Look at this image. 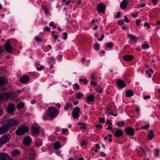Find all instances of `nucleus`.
Here are the masks:
<instances>
[{
  "instance_id": "obj_1",
  "label": "nucleus",
  "mask_w": 160,
  "mask_h": 160,
  "mask_svg": "<svg viewBox=\"0 0 160 160\" xmlns=\"http://www.w3.org/2000/svg\"><path fill=\"white\" fill-rule=\"evenodd\" d=\"M58 114L57 109L54 107H51L48 108L46 113L44 116V120H50Z\"/></svg>"
},
{
  "instance_id": "obj_2",
  "label": "nucleus",
  "mask_w": 160,
  "mask_h": 160,
  "mask_svg": "<svg viewBox=\"0 0 160 160\" xmlns=\"http://www.w3.org/2000/svg\"><path fill=\"white\" fill-rule=\"evenodd\" d=\"M5 123L7 126L8 127V128L13 126L18 125L20 124L18 120L12 118L7 119Z\"/></svg>"
},
{
  "instance_id": "obj_3",
  "label": "nucleus",
  "mask_w": 160,
  "mask_h": 160,
  "mask_svg": "<svg viewBox=\"0 0 160 160\" xmlns=\"http://www.w3.org/2000/svg\"><path fill=\"white\" fill-rule=\"evenodd\" d=\"M29 130V128L26 126H21L19 127L16 131V133L17 135H22L24 133Z\"/></svg>"
},
{
  "instance_id": "obj_4",
  "label": "nucleus",
  "mask_w": 160,
  "mask_h": 160,
  "mask_svg": "<svg viewBox=\"0 0 160 160\" xmlns=\"http://www.w3.org/2000/svg\"><path fill=\"white\" fill-rule=\"evenodd\" d=\"M11 138L9 134H6L2 136L0 139V146L8 142Z\"/></svg>"
},
{
  "instance_id": "obj_5",
  "label": "nucleus",
  "mask_w": 160,
  "mask_h": 160,
  "mask_svg": "<svg viewBox=\"0 0 160 160\" xmlns=\"http://www.w3.org/2000/svg\"><path fill=\"white\" fill-rule=\"evenodd\" d=\"M0 160H13L8 154L5 152H0Z\"/></svg>"
},
{
  "instance_id": "obj_6",
  "label": "nucleus",
  "mask_w": 160,
  "mask_h": 160,
  "mask_svg": "<svg viewBox=\"0 0 160 160\" xmlns=\"http://www.w3.org/2000/svg\"><path fill=\"white\" fill-rule=\"evenodd\" d=\"M80 108L78 107L74 108L72 113V116L74 118L78 119Z\"/></svg>"
},
{
  "instance_id": "obj_7",
  "label": "nucleus",
  "mask_w": 160,
  "mask_h": 160,
  "mask_svg": "<svg viewBox=\"0 0 160 160\" xmlns=\"http://www.w3.org/2000/svg\"><path fill=\"white\" fill-rule=\"evenodd\" d=\"M128 37L130 39V41H129V43L130 44H132L133 43L136 42L138 38H137L135 36L129 33H128Z\"/></svg>"
},
{
  "instance_id": "obj_8",
  "label": "nucleus",
  "mask_w": 160,
  "mask_h": 160,
  "mask_svg": "<svg viewBox=\"0 0 160 160\" xmlns=\"http://www.w3.org/2000/svg\"><path fill=\"white\" fill-rule=\"evenodd\" d=\"M105 5L102 3H100L97 5V10L99 12H101L102 13L105 12L104 9L105 8Z\"/></svg>"
},
{
  "instance_id": "obj_9",
  "label": "nucleus",
  "mask_w": 160,
  "mask_h": 160,
  "mask_svg": "<svg viewBox=\"0 0 160 160\" xmlns=\"http://www.w3.org/2000/svg\"><path fill=\"white\" fill-rule=\"evenodd\" d=\"M8 127L5 124V125L0 127V135L6 132L8 130Z\"/></svg>"
},
{
  "instance_id": "obj_10",
  "label": "nucleus",
  "mask_w": 160,
  "mask_h": 160,
  "mask_svg": "<svg viewBox=\"0 0 160 160\" xmlns=\"http://www.w3.org/2000/svg\"><path fill=\"white\" fill-rule=\"evenodd\" d=\"M0 95L3 97V99L4 98L7 100H8V98L12 97L13 95L12 93L11 92L5 93Z\"/></svg>"
},
{
  "instance_id": "obj_11",
  "label": "nucleus",
  "mask_w": 160,
  "mask_h": 160,
  "mask_svg": "<svg viewBox=\"0 0 160 160\" xmlns=\"http://www.w3.org/2000/svg\"><path fill=\"white\" fill-rule=\"evenodd\" d=\"M125 131L127 134L133 136L134 134V130L132 127H129L125 129Z\"/></svg>"
},
{
  "instance_id": "obj_12",
  "label": "nucleus",
  "mask_w": 160,
  "mask_h": 160,
  "mask_svg": "<svg viewBox=\"0 0 160 160\" xmlns=\"http://www.w3.org/2000/svg\"><path fill=\"white\" fill-rule=\"evenodd\" d=\"M129 0H123L120 4V7L122 9L126 8L128 4Z\"/></svg>"
},
{
  "instance_id": "obj_13",
  "label": "nucleus",
  "mask_w": 160,
  "mask_h": 160,
  "mask_svg": "<svg viewBox=\"0 0 160 160\" xmlns=\"http://www.w3.org/2000/svg\"><path fill=\"white\" fill-rule=\"evenodd\" d=\"M31 129L33 135H37L39 133L40 130L38 128L32 126Z\"/></svg>"
},
{
  "instance_id": "obj_14",
  "label": "nucleus",
  "mask_w": 160,
  "mask_h": 160,
  "mask_svg": "<svg viewBox=\"0 0 160 160\" xmlns=\"http://www.w3.org/2000/svg\"><path fill=\"white\" fill-rule=\"evenodd\" d=\"M5 47L6 51L8 52H10L12 50V48L10 44L9 41L6 42Z\"/></svg>"
},
{
  "instance_id": "obj_15",
  "label": "nucleus",
  "mask_w": 160,
  "mask_h": 160,
  "mask_svg": "<svg viewBox=\"0 0 160 160\" xmlns=\"http://www.w3.org/2000/svg\"><path fill=\"white\" fill-rule=\"evenodd\" d=\"M31 141V139L28 136H26L23 139V142L25 145H29Z\"/></svg>"
},
{
  "instance_id": "obj_16",
  "label": "nucleus",
  "mask_w": 160,
  "mask_h": 160,
  "mask_svg": "<svg viewBox=\"0 0 160 160\" xmlns=\"http://www.w3.org/2000/svg\"><path fill=\"white\" fill-rule=\"evenodd\" d=\"M29 80V77L26 75L22 76L20 79V81L23 83L27 82Z\"/></svg>"
},
{
  "instance_id": "obj_17",
  "label": "nucleus",
  "mask_w": 160,
  "mask_h": 160,
  "mask_svg": "<svg viewBox=\"0 0 160 160\" xmlns=\"http://www.w3.org/2000/svg\"><path fill=\"white\" fill-rule=\"evenodd\" d=\"M117 84L119 87L124 88L126 86L123 80L118 79L117 82Z\"/></svg>"
},
{
  "instance_id": "obj_18",
  "label": "nucleus",
  "mask_w": 160,
  "mask_h": 160,
  "mask_svg": "<svg viewBox=\"0 0 160 160\" xmlns=\"http://www.w3.org/2000/svg\"><path fill=\"white\" fill-rule=\"evenodd\" d=\"M7 82V79L4 77H0V87L5 84Z\"/></svg>"
},
{
  "instance_id": "obj_19",
  "label": "nucleus",
  "mask_w": 160,
  "mask_h": 160,
  "mask_svg": "<svg viewBox=\"0 0 160 160\" xmlns=\"http://www.w3.org/2000/svg\"><path fill=\"white\" fill-rule=\"evenodd\" d=\"M126 96L127 97H131L133 95L134 92L133 91L128 89L126 92Z\"/></svg>"
},
{
  "instance_id": "obj_20",
  "label": "nucleus",
  "mask_w": 160,
  "mask_h": 160,
  "mask_svg": "<svg viewBox=\"0 0 160 160\" xmlns=\"http://www.w3.org/2000/svg\"><path fill=\"white\" fill-rule=\"evenodd\" d=\"M14 106L12 104L8 105L7 108V111L8 113L11 114L13 111Z\"/></svg>"
},
{
  "instance_id": "obj_21",
  "label": "nucleus",
  "mask_w": 160,
  "mask_h": 160,
  "mask_svg": "<svg viewBox=\"0 0 160 160\" xmlns=\"http://www.w3.org/2000/svg\"><path fill=\"white\" fill-rule=\"evenodd\" d=\"M11 155L12 156H18L20 155V152L18 150H14L11 152Z\"/></svg>"
},
{
  "instance_id": "obj_22",
  "label": "nucleus",
  "mask_w": 160,
  "mask_h": 160,
  "mask_svg": "<svg viewBox=\"0 0 160 160\" xmlns=\"http://www.w3.org/2000/svg\"><path fill=\"white\" fill-rule=\"evenodd\" d=\"M124 59L127 61H130L133 58V56L132 55H127L123 57Z\"/></svg>"
},
{
  "instance_id": "obj_23",
  "label": "nucleus",
  "mask_w": 160,
  "mask_h": 160,
  "mask_svg": "<svg viewBox=\"0 0 160 160\" xmlns=\"http://www.w3.org/2000/svg\"><path fill=\"white\" fill-rule=\"evenodd\" d=\"M154 136V134L153 132L150 130L149 133L148 134L147 138L149 140L152 139Z\"/></svg>"
},
{
  "instance_id": "obj_24",
  "label": "nucleus",
  "mask_w": 160,
  "mask_h": 160,
  "mask_svg": "<svg viewBox=\"0 0 160 160\" xmlns=\"http://www.w3.org/2000/svg\"><path fill=\"white\" fill-rule=\"evenodd\" d=\"M42 139H38L35 142V144L37 147H40L42 145Z\"/></svg>"
},
{
  "instance_id": "obj_25",
  "label": "nucleus",
  "mask_w": 160,
  "mask_h": 160,
  "mask_svg": "<svg viewBox=\"0 0 160 160\" xmlns=\"http://www.w3.org/2000/svg\"><path fill=\"white\" fill-rule=\"evenodd\" d=\"M123 134L122 130H118L116 131L115 133V135L117 137H118L121 136Z\"/></svg>"
},
{
  "instance_id": "obj_26",
  "label": "nucleus",
  "mask_w": 160,
  "mask_h": 160,
  "mask_svg": "<svg viewBox=\"0 0 160 160\" xmlns=\"http://www.w3.org/2000/svg\"><path fill=\"white\" fill-rule=\"evenodd\" d=\"M94 100V96L93 95H91L87 98V100L88 102H92Z\"/></svg>"
},
{
  "instance_id": "obj_27",
  "label": "nucleus",
  "mask_w": 160,
  "mask_h": 160,
  "mask_svg": "<svg viewBox=\"0 0 160 160\" xmlns=\"http://www.w3.org/2000/svg\"><path fill=\"white\" fill-rule=\"evenodd\" d=\"M61 148V145L59 142H56L54 143V148L55 149H58Z\"/></svg>"
},
{
  "instance_id": "obj_28",
  "label": "nucleus",
  "mask_w": 160,
  "mask_h": 160,
  "mask_svg": "<svg viewBox=\"0 0 160 160\" xmlns=\"http://www.w3.org/2000/svg\"><path fill=\"white\" fill-rule=\"evenodd\" d=\"M72 104L69 103H67L66 105L64 107V109L66 110H68L69 108L72 107Z\"/></svg>"
},
{
  "instance_id": "obj_29",
  "label": "nucleus",
  "mask_w": 160,
  "mask_h": 160,
  "mask_svg": "<svg viewBox=\"0 0 160 160\" xmlns=\"http://www.w3.org/2000/svg\"><path fill=\"white\" fill-rule=\"evenodd\" d=\"M113 46V44L111 42H109L105 44V46L109 48H112Z\"/></svg>"
},
{
  "instance_id": "obj_30",
  "label": "nucleus",
  "mask_w": 160,
  "mask_h": 160,
  "mask_svg": "<svg viewBox=\"0 0 160 160\" xmlns=\"http://www.w3.org/2000/svg\"><path fill=\"white\" fill-rule=\"evenodd\" d=\"M142 48L144 49H148L149 48L148 45L147 43L144 42L142 46Z\"/></svg>"
},
{
  "instance_id": "obj_31",
  "label": "nucleus",
  "mask_w": 160,
  "mask_h": 160,
  "mask_svg": "<svg viewBox=\"0 0 160 160\" xmlns=\"http://www.w3.org/2000/svg\"><path fill=\"white\" fill-rule=\"evenodd\" d=\"M99 45L98 43H96L94 45V48L96 51L99 50Z\"/></svg>"
},
{
  "instance_id": "obj_32",
  "label": "nucleus",
  "mask_w": 160,
  "mask_h": 160,
  "mask_svg": "<svg viewBox=\"0 0 160 160\" xmlns=\"http://www.w3.org/2000/svg\"><path fill=\"white\" fill-rule=\"evenodd\" d=\"M24 104L20 102L19 103L17 106V108L18 109L22 108L23 107Z\"/></svg>"
},
{
  "instance_id": "obj_33",
  "label": "nucleus",
  "mask_w": 160,
  "mask_h": 160,
  "mask_svg": "<svg viewBox=\"0 0 160 160\" xmlns=\"http://www.w3.org/2000/svg\"><path fill=\"white\" fill-rule=\"evenodd\" d=\"M97 92L99 93H101L102 92V89L101 87H99L96 88Z\"/></svg>"
},
{
  "instance_id": "obj_34",
  "label": "nucleus",
  "mask_w": 160,
  "mask_h": 160,
  "mask_svg": "<svg viewBox=\"0 0 160 160\" xmlns=\"http://www.w3.org/2000/svg\"><path fill=\"white\" fill-rule=\"evenodd\" d=\"M83 94L82 93L79 92L78 93L77 96V97L78 99H79L83 96Z\"/></svg>"
},
{
  "instance_id": "obj_35",
  "label": "nucleus",
  "mask_w": 160,
  "mask_h": 160,
  "mask_svg": "<svg viewBox=\"0 0 160 160\" xmlns=\"http://www.w3.org/2000/svg\"><path fill=\"white\" fill-rule=\"evenodd\" d=\"M149 124H147L144 126H141V129H147L149 128Z\"/></svg>"
},
{
  "instance_id": "obj_36",
  "label": "nucleus",
  "mask_w": 160,
  "mask_h": 160,
  "mask_svg": "<svg viewBox=\"0 0 160 160\" xmlns=\"http://www.w3.org/2000/svg\"><path fill=\"white\" fill-rule=\"evenodd\" d=\"M44 68V67L43 66H41L40 68H39L38 67H37V70L38 71H41L42 70H43Z\"/></svg>"
},
{
  "instance_id": "obj_37",
  "label": "nucleus",
  "mask_w": 160,
  "mask_h": 160,
  "mask_svg": "<svg viewBox=\"0 0 160 160\" xmlns=\"http://www.w3.org/2000/svg\"><path fill=\"white\" fill-rule=\"evenodd\" d=\"M145 6V3H143L141 5L140 4H138L136 6V8H140V7H143Z\"/></svg>"
},
{
  "instance_id": "obj_38",
  "label": "nucleus",
  "mask_w": 160,
  "mask_h": 160,
  "mask_svg": "<svg viewBox=\"0 0 160 160\" xmlns=\"http://www.w3.org/2000/svg\"><path fill=\"white\" fill-rule=\"evenodd\" d=\"M123 121H121L118 123L117 125L120 127H121L123 126Z\"/></svg>"
},
{
  "instance_id": "obj_39",
  "label": "nucleus",
  "mask_w": 160,
  "mask_h": 160,
  "mask_svg": "<svg viewBox=\"0 0 160 160\" xmlns=\"http://www.w3.org/2000/svg\"><path fill=\"white\" fill-rule=\"evenodd\" d=\"M35 39L37 42H41V40L38 37L36 36L35 37Z\"/></svg>"
},
{
  "instance_id": "obj_40",
  "label": "nucleus",
  "mask_w": 160,
  "mask_h": 160,
  "mask_svg": "<svg viewBox=\"0 0 160 160\" xmlns=\"http://www.w3.org/2000/svg\"><path fill=\"white\" fill-rule=\"evenodd\" d=\"M79 81L80 82H83L84 84H86L88 82L87 81L82 79H80Z\"/></svg>"
},
{
  "instance_id": "obj_41",
  "label": "nucleus",
  "mask_w": 160,
  "mask_h": 160,
  "mask_svg": "<svg viewBox=\"0 0 160 160\" xmlns=\"http://www.w3.org/2000/svg\"><path fill=\"white\" fill-rule=\"evenodd\" d=\"M91 78L93 80H96V78L95 76V73H93L91 76Z\"/></svg>"
},
{
  "instance_id": "obj_42",
  "label": "nucleus",
  "mask_w": 160,
  "mask_h": 160,
  "mask_svg": "<svg viewBox=\"0 0 160 160\" xmlns=\"http://www.w3.org/2000/svg\"><path fill=\"white\" fill-rule=\"evenodd\" d=\"M68 33L66 32L63 33V38L64 39H66L67 38Z\"/></svg>"
},
{
  "instance_id": "obj_43",
  "label": "nucleus",
  "mask_w": 160,
  "mask_h": 160,
  "mask_svg": "<svg viewBox=\"0 0 160 160\" xmlns=\"http://www.w3.org/2000/svg\"><path fill=\"white\" fill-rule=\"evenodd\" d=\"M81 128L84 129H86L87 128V127L86 126V124L85 123H82V125H81Z\"/></svg>"
},
{
  "instance_id": "obj_44",
  "label": "nucleus",
  "mask_w": 160,
  "mask_h": 160,
  "mask_svg": "<svg viewBox=\"0 0 160 160\" xmlns=\"http://www.w3.org/2000/svg\"><path fill=\"white\" fill-rule=\"evenodd\" d=\"M91 84L93 85L94 86H97V83H96L95 82L93 81H92L91 82Z\"/></svg>"
},
{
  "instance_id": "obj_45",
  "label": "nucleus",
  "mask_w": 160,
  "mask_h": 160,
  "mask_svg": "<svg viewBox=\"0 0 160 160\" xmlns=\"http://www.w3.org/2000/svg\"><path fill=\"white\" fill-rule=\"evenodd\" d=\"M104 35L103 34H102L101 35V38H98V41H102V39H103V38H104Z\"/></svg>"
},
{
  "instance_id": "obj_46",
  "label": "nucleus",
  "mask_w": 160,
  "mask_h": 160,
  "mask_svg": "<svg viewBox=\"0 0 160 160\" xmlns=\"http://www.w3.org/2000/svg\"><path fill=\"white\" fill-rule=\"evenodd\" d=\"M155 154L156 155H158L159 152V150L158 148H156L155 149Z\"/></svg>"
},
{
  "instance_id": "obj_47",
  "label": "nucleus",
  "mask_w": 160,
  "mask_h": 160,
  "mask_svg": "<svg viewBox=\"0 0 160 160\" xmlns=\"http://www.w3.org/2000/svg\"><path fill=\"white\" fill-rule=\"evenodd\" d=\"M99 120L100 122L103 123L105 122V119L104 118H100Z\"/></svg>"
},
{
  "instance_id": "obj_48",
  "label": "nucleus",
  "mask_w": 160,
  "mask_h": 160,
  "mask_svg": "<svg viewBox=\"0 0 160 160\" xmlns=\"http://www.w3.org/2000/svg\"><path fill=\"white\" fill-rule=\"evenodd\" d=\"M106 123L107 124L109 125H112V122L110 120H107Z\"/></svg>"
},
{
  "instance_id": "obj_49",
  "label": "nucleus",
  "mask_w": 160,
  "mask_h": 160,
  "mask_svg": "<svg viewBox=\"0 0 160 160\" xmlns=\"http://www.w3.org/2000/svg\"><path fill=\"white\" fill-rule=\"evenodd\" d=\"M96 127L98 128H99V129H100V128H102V125L100 124H98V125H97L96 126Z\"/></svg>"
},
{
  "instance_id": "obj_50",
  "label": "nucleus",
  "mask_w": 160,
  "mask_h": 160,
  "mask_svg": "<svg viewBox=\"0 0 160 160\" xmlns=\"http://www.w3.org/2000/svg\"><path fill=\"white\" fill-rule=\"evenodd\" d=\"M144 26L147 27L148 28H149L150 27L149 24L148 23H145L144 24Z\"/></svg>"
},
{
  "instance_id": "obj_51",
  "label": "nucleus",
  "mask_w": 160,
  "mask_h": 160,
  "mask_svg": "<svg viewBox=\"0 0 160 160\" xmlns=\"http://www.w3.org/2000/svg\"><path fill=\"white\" fill-rule=\"evenodd\" d=\"M68 131V129L67 128L64 129H63L62 130V132L63 133H65Z\"/></svg>"
},
{
  "instance_id": "obj_52",
  "label": "nucleus",
  "mask_w": 160,
  "mask_h": 160,
  "mask_svg": "<svg viewBox=\"0 0 160 160\" xmlns=\"http://www.w3.org/2000/svg\"><path fill=\"white\" fill-rule=\"evenodd\" d=\"M50 26H52L53 27L55 28L56 26L54 24L53 22H51L50 23Z\"/></svg>"
},
{
  "instance_id": "obj_53",
  "label": "nucleus",
  "mask_w": 160,
  "mask_h": 160,
  "mask_svg": "<svg viewBox=\"0 0 160 160\" xmlns=\"http://www.w3.org/2000/svg\"><path fill=\"white\" fill-rule=\"evenodd\" d=\"M152 1L154 5H155L157 4V0H152Z\"/></svg>"
},
{
  "instance_id": "obj_54",
  "label": "nucleus",
  "mask_w": 160,
  "mask_h": 160,
  "mask_svg": "<svg viewBox=\"0 0 160 160\" xmlns=\"http://www.w3.org/2000/svg\"><path fill=\"white\" fill-rule=\"evenodd\" d=\"M100 155L101 156L104 157H105L106 156V154L104 152H100Z\"/></svg>"
},
{
  "instance_id": "obj_55",
  "label": "nucleus",
  "mask_w": 160,
  "mask_h": 160,
  "mask_svg": "<svg viewBox=\"0 0 160 160\" xmlns=\"http://www.w3.org/2000/svg\"><path fill=\"white\" fill-rule=\"evenodd\" d=\"M118 23V24L119 25H122L123 24V21H119Z\"/></svg>"
},
{
  "instance_id": "obj_56",
  "label": "nucleus",
  "mask_w": 160,
  "mask_h": 160,
  "mask_svg": "<svg viewBox=\"0 0 160 160\" xmlns=\"http://www.w3.org/2000/svg\"><path fill=\"white\" fill-rule=\"evenodd\" d=\"M120 12H118L117 13V15L116 16V17L117 18H118L120 17Z\"/></svg>"
},
{
  "instance_id": "obj_57",
  "label": "nucleus",
  "mask_w": 160,
  "mask_h": 160,
  "mask_svg": "<svg viewBox=\"0 0 160 160\" xmlns=\"http://www.w3.org/2000/svg\"><path fill=\"white\" fill-rule=\"evenodd\" d=\"M3 113V110L2 108H0V117Z\"/></svg>"
},
{
  "instance_id": "obj_58",
  "label": "nucleus",
  "mask_w": 160,
  "mask_h": 160,
  "mask_svg": "<svg viewBox=\"0 0 160 160\" xmlns=\"http://www.w3.org/2000/svg\"><path fill=\"white\" fill-rule=\"evenodd\" d=\"M140 21H141V20L140 19H137L136 20V22L138 25L139 26V23H140Z\"/></svg>"
},
{
  "instance_id": "obj_59",
  "label": "nucleus",
  "mask_w": 160,
  "mask_h": 160,
  "mask_svg": "<svg viewBox=\"0 0 160 160\" xmlns=\"http://www.w3.org/2000/svg\"><path fill=\"white\" fill-rule=\"evenodd\" d=\"M74 86L77 89H78L79 88V85L77 83H76L74 84Z\"/></svg>"
},
{
  "instance_id": "obj_60",
  "label": "nucleus",
  "mask_w": 160,
  "mask_h": 160,
  "mask_svg": "<svg viewBox=\"0 0 160 160\" xmlns=\"http://www.w3.org/2000/svg\"><path fill=\"white\" fill-rule=\"evenodd\" d=\"M150 95L145 96L144 98V99H148L150 98Z\"/></svg>"
},
{
  "instance_id": "obj_61",
  "label": "nucleus",
  "mask_w": 160,
  "mask_h": 160,
  "mask_svg": "<svg viewBox=\"0 0 160 160\" xmlns=\"http://www.w3.org/2000/svg\"><path fill=\"white\" fill-rule=\"evenodd\" d=\"M124 20L127 22H129V20L127 18L126 16H124Z\"/></svg>"
},
{
  "instance_id": "obj_62",
  "label": "nucleus",
  "mask_w": 160,
  "mask_h": 160,
  "mask_svg": "<svg viewBox=\"0 0 160 160\" xmlns=\"http://www.w3.org/2000/svg\"><path fill=\"white\" fill-rule=\"evenodd\" d=\"M131 15H132V17H137V14H135L134 13H132L131 14Z\"/></svg>"
},
{
  "instance_id": "obj_63",
  "label": "nucleus",
  "mask_w": 160,
  "mask_h": 160,
  "mask_svg": "<svg viewBox=\"0 0 160 160\" xmlns=\"http://www.w3.org/2000/svg\"><path fill=\"white\" fill-rule=\"evenodd\" d=\"M3 51V48L0 47V54L2 53Z\"/></svg>"
},
{
  "instance_id": "obj_64",
  "label": "nucleus",
  "mask_w": 160,
  "mask_h": 160,
  "mask_svg": "<svg viewBox=\"0 0 160 160\" xmlns=\"http://www.w3.org/2000/svg\"><path fill=\"white\" fill-rule=\"evenodd\" d=\"M44 30L47 31H50V28L48 27H47L44 29Z\"/></svg>"
}]
</instances>
